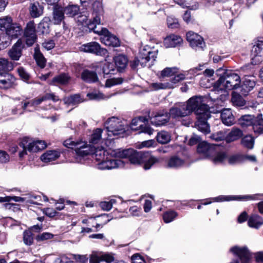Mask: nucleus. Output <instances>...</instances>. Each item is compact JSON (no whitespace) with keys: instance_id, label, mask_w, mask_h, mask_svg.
Returning a JSON list of instances; mask_svg holds the SVG:
<instances>
[{"instance_id":"nucleus-1","label":"nucleus","mask_w":263,"mask_h":263,"mask_svg":"<svg viewBox=\"0 0 263 263\" xmlns=\"http://www.w3.org/2000/svg\"><path fill=\"white\" fill-rule=\"evenodd\" d=\"M240 81L238 74L231 70L225 71L214 85L212 93L219 95V96L214 98V101L224 99L228 96L227 91L238 88Z\"/></svg>"},{"instance_id":"nucleus-2","label":"nucleus","mask_w":263,"mask_h":263,"mask_svg":"<svg viewBox=\"0 0 263 263\" xmlns=\"http://www.w3.org/2000/svg\"><path fill=\"white\" fill-rule=\"evenodd\" d=\"M205 97L194 96L185 102L175 103L170 109L169 115L173 119H179L190 115L193 112H195Z\"/></svg>"},{"instance_id":"nucleus-3","label":"nucleus","mask_w":263,"mask_h":263,"mask_svg":"<svg viewBox=\"0 0 263 263\" xmlns=\"http://www.w3.org/2000/svg\"><path fill=\"white\" fill-rule=\"evenodd\" d=\"M157 51H152L148 46H144L139 51V56L130 62V66L133 69H136L140 66L141 67L151 66L156 60Z\"/></svg>"},{"instance_id":"nucleus-4","label":"nucleus","mask_w":263,"mask_h":263,"mask_svg":"<svg viewBox=\"0 0 263 263\" xmlns=\"http://www.w3.org/2000/svg\"><path fill=\"white\" fill-rule=\"evenodd\" d=\"M208 98L205 97L202 102V104L196 109L195 114L197 116V121L195 125L198 129L206 134L210 133V125L207 120L211 117L210 108L206 104Z\"/></svg>"},{"instance_id":"nucleus-5","label":"nucleus","mask_w":263,"mask_h":263,"mask_svg":"<svg viewBox=\"0 0 263 263\" xmlns=\"http://www.w3.org/2000/svg\"><path fill=\"white\" fill-rule=\"evenodd\" d=\"M88 145L92 148V152L91 154H92V157L96 161L98 162L97 165L99 169L109 170L115 167V157L114 155L109 154L102 147L95 148V151L93 153V147Z\"/></svg>"},{"instance_id":"nucleus-6","label":"nucleus","mask_w":263,"mask_h":263,"mask_svg":"<svg viewBox=\"0 0 263 263\" xmlns=\"http://www.w3.org/2000/svg\"><path fill=\"white\" fill-rule=\"evenodd\" d=\"M128 158L132 164H140L143 163V168L145 170L150 169L157 161V159L152 156L149 152H137L133 149Z\"/></svg>"},{"instance_id":"nucleus-7","label":"nucleus","mask_w":263,"mask_h":263,"mask_svg":"<svg viewBox=\"0 0 263 263\" xmlns=\"http://www.w3.org/2000/svg\"><path fill=\"white\" fill-rule=\"evenodd\" d=\"M0 30L5 31L6 34L12 39L17 38L23 32L21 25L14 23L10 16L0 17Z\"/></svg>"},{"instance_id":"nucleus-8","label":"nucleus","mask_w":263,"mask_h":263,"mask_svg":"<svg viewBox=\"0 0 263 263\" xmlns=\"http://www.w3.org/2000/svg\"><path fill=\"white\" fill-rule=\"evenodd\" d=\"M59 98L55 96L53 93H46L45 95L39 98H34L29 102H22L21 106H18L12 109V113L14 115L23 114L24 110H25L28 105L34 107H37L43 102L48 100H52L53 101L59 100Z\"/></svg>"},{"instance_id":"nucleus-9","label":"nucleus","mask_w":263,"mask_h":263,"mask_svg":"<svg viewBox=\"0 0 263 263\" xmlns=\"http://www.w3.org/2000/svg\"><path fill=\"white\" fill-rule=\"evenodd\" d=\"M64 145L68 148H74L76 154L78 156L84 157L92 152V148L85 141L81 140L75 141L72 139H68L64 142Z\"/></svg>"},{"instance_id":"nucleus-10","label":"nucleus","mask_w":263,"mask_h":263,"mask_svg":"<svg viewBox=\"0 0 263 263\" xmlns=\"http://www.w3.org/2000/svg\"><path fill=\"white\" fill-rule=\"evenodd\" d=\"M263 196V194H256L252 195H220L214 198L209 199L208 202L203 203L204 205H207L211 203L212 201L223 202L230 201H248V200H256L261 199V197Z\"/></svg>"},{"instance_id":"nucleus-11","label":"nucleus","mask_w":263,"mask_h":263,"mask_svg":"<svg viewBox=\"0 0 263 263\" xmlns=\"http://www.w3.org/2000/svg\"><path fill=\"white\" fill-rule=\"evenodd\" d=\"M171 80V83H153L150 85V88L153 90H158L159 89H164L167 88H173L174 85L180 81L184 80L185 76L187 75L186 72L181 73H177Z\"/></svg>"},{"instance_id":"nucleus-12","label":"nucleus","mask_w":263,"mask_h":263,"mask_svg":"<svg viewBox=\"0 0 263 263\" xmlns=\"http://www.w3.org/2000/svg\"><path fill=\"white\" fill-rule=\"evenodd\" d=\"M20 146L22 147L27 146V150L29 152H36L45 148L47 144L44 141L33 140L28 137H24L20 143Z\"/></svg>"},{"instance_id":"nucleus-13","label":"nucleus","mask_w":263,"mask_h":263,"mask_svg":"<svg viewBox=\"0 0 263 263\" xmlns=\"http://www.w3.org/2000/svg\"><path fill=\"white\" fill-rule=\"evenodd\" d=\"M126 48L121 46L120 41L116 37V69L119 72H122L127 66L128 63L127 57L123 53H118L124 51Z\"/></svg>"},{"instance_id":"nucleus-14","label":"nucleus","mask_w":263,"mask_h":263,"mask_svg":"<svg viewBox=\"0 0 263 263\" xmlns=\"http://www.w3.org/2000/svg\"><path fill=\"white\" fill-rule=\"evenodd\" d=\"M80 48L82 51L93 53L97 55L104 56L107 53L106 49L102 48L100 45L96 42L83 44Z\"/></svg>"},{"instance_id":"nucleus-15","label":"nucleus","mask_w":263,"mask_h":263,"mask_svg":"<svg viewBox=\"0 0 263 263\" xmlns=\"http://www.w3.org/2000/svg\"><path fill=\"white\" fill-rule=\"evenodd\" d=\"M186 40L190 46L195 50H203L205 45L202 36L193 31H190L186 33Z\"/></svg>"},{"instance_id":"nucleus-16","label":"nucleus","mask_w":263,"mask_h":263,"mask_svg":"<svg viewBox=\"0 0 263 263\" xmlns=\"http://www.w3.org/2000/svg\"><path fill=\"white\" fill-rule=\"evenodd\" d=\"M94 32L100 35V41L105 46L112 48L113 50L115 47V36L111 34L107 29L102 28L101 30H96L94 28Z\"/></svg>"},{"instance_id":"nucleus-17","label":"nucleus","mask_w":263,"mask_h":263,"mask_svg":"<svg viewBox=\"0 0 263 263\" xmlns=\"http://www.w3.org/2000/svg\"><path fill=\"white\" fill-rule=\"evenodd\" d=\"M24 36L28 46L32 45L36 40V30L34 22L29 21L24 30Z\"/></svg>"},{"instance_id":"nucleus-18","label":"nucleus","mask_w":263,"mask_h":263,"mask_svg":"<svg viewBox=\"0 0 263 263\" xmlns=\"http://www.w3.org/2000/svg\"><path fill=\"white\" fill-rule=\"evenodd\" d=\"M256 78L253 76H246L241 84V92L243 95H247L256 85Z\"/></svg>"},{"instance_id":"nucleus-19","label":"nucleus","mask_w":263,"mask_h":263,"mask_svg":"<svg viewBox=\"0 0 263 263\" xmlns=\"http://www.w3.org/2000/svg\"><path fill=\"white\" fill-rule=\"evenodd\" d=\"M215 147V145H211L205 141H203L198 144L197 151L203 158L209 159L214 153Z\"/></svg>"},{"instance_id":"nucleus-20","label":"nucleus","mask_w":263,"mask_h":263,"mask_svg":"<svg viewBox=\"0 0 263 263\" xmlns=\"http://www.w3.org/2000/svg\"><path fill=\"white\" fill-rule=\"evenodd\" d=\"M116 138H122L129 134V127L127 121L116 118Z\"/></svg>"},{"instance_id":"nucleus-21","label":"nucleus","mask_w":263,"mask_h":263,"mask_svg":"<svg viewBox=\"0 0 263 263\" xmlns=\"http://www.w3.org/2000/svg\"><path fill=\"white\" fill-rule=\"evenodd\" d=\"M183 42L180 36L171 34L166 36L163 41V45L165 48H175L180 46Z\"/></svg>"},{"instance_id":"nucleus-22","label":"nucleus","mask_w":263,"mask_h":263,"mask_svg":"<svg viewBox=\"0 0 263 263\" xmlns=\"http://www.w3.org/2000/svg\"><path fill=\"white\" fill-rule=\"evenodd\" d=\"M170 115L166 112L165 113H158L154 117L150 118L151 123L156 126H162L168 122Z\"/></svg>"},{"instance_id":"nucleus-23","label":"nucleus","mask_w":263,"mask_h":263,"mask_svg":"<svg viewBox=\"0 0 263 263\" xmlns=\"http://www.w3.org/2000/svg\"><path fill=\"white\" fill-rule=\"evenodd\" d=\"M15 79L7 72L0 73V88L8 89L14 83Z\"/></svg>"},{"instance_id":"nucleus-24","label":"nucleus","mask_w":263,"mask_h":263,"mask_svg":"<svg viewBox=\"0 0 263 263\" xmlns=\"http://www.w3.org/2000/svg\"><path fill=\"white\" fill-rule=\"evenodd\" d=\"M217 147L214 150V153L211 155L210 159L215 164H221L227 158V154L223 151H219L216 149Z\"/></svg>"},{"instance_id":"nucleus-25","label":"nucleus","mask_w":263,"mask_h":263,"mask_svg":"<svg viewBox=\"0 0 263 263\" xmlns=\"http://www.w3.org/2000/svg\"><path fill=\"white\" fill-rule=\"evenodd\" d=\"M22 42L18 40L9 51L8 54L11 59L13 60H18L22 55Z\"/></svg>"},{"instance_id":"nucleus-26","label":"nucleus","mask_w":263,"mask_h":263,"mask_svg":"<svg viewBox=\"0 0 263 263\" xmlns=\"http://www.w3.org/2000/svg\"><path fill=\"white\" fill-rule=\"evenodd\" d=\"M221 119L222 123L227 126H231L234 123V117L230 109L226 108L222 110Z\"/></svg>"},{"instance_id":"nucleus-27","label":"nucleus","mask_w":263,"mask_h":263,"mask_svg":"<svg viewBox=\"0 0 263 263\" xmlns=\"http://www.w3.org/2000/svg\"><path fill=\"white\" fill-rule=\"evenodd\" d=\"M60 156V152L56 150L48 151L41 156V160L46 163L55 160Z\"/></svg>"},{"instance_id":"nucleus-28","label":"nucleus","mask_w":263,"mask_h":263,"mask_svg":"<svg viewBox=\"0 0 263 263\" xmlns=\"http://www.w3.org/2000/svg\"><path fill=\"white\" fill-rule=\"evenodd\" d=\"M64 8L56 6L53 11V21L55 24H60L64 18Z\"/></svg>"},{"instance_id":"nucleus-29","label":"nucleus","mask_w":263,"mask_h":263,"mask_svg":"<svg viewBox=\"0 0 263 263\" xmlns=\"http://www.w3.org/2000/svg\"><path fill=\"white\" fill-rule=\"evenodd\" d=\"M242 135V132L240 129L233 127L231 132L226 136V141L227 143L233 142L240 138Z\"/></svg>"},{"instance_id":"nucleus-30","label":"nucleus","mask_w":263,"mask_h":263,"mask_svg":"<svg viewBox=\"0 0 263 263\" xmlns=\"http://www.w3.org/2000/svg\"><path fill=\"white\" fill-rule=\"evenodd\" d=\"M115 118L114 117L109 119L105 122V126L106 129L107 134L108 135V140L111 141L114 139V137L115 135Z\"/></svg>"},{"instance_id":"nucleus-31","label":"nucleus","mask_w":263,"mask_h":263,"mask_svg":"<svg viewBox=\"0 0 263 263\" xmlns=\"http://www.w3.org/2000/svg\"><path fill=\"white\" fill-rule=\"evenodd\" d=\"M184 165V161L178 156H173L170 158L167 163V166L169 168H178Z\"/></svg>"},{"instance_id":"nucleus-32","label":"nucleus","mask_w":263,"mask_h":263,"mask_svg":"<svg viewBox=\"0 0 263 263\" xmlns=\"http://www.w3.org/2000/svg\"><path fill=\"white\" fill-rule=\"evenodd\" d=\"M43 7L39 3L31 4L30 7V13L32 17H40L43 14Z\"/></svg>"},{"instance_id":"nucleus-33","label":"nucleus","mask_w":263,"mask_h":263,"mask_svg":"<svg viewBox=\"0 0 263 263\" xmlns=\"http://www.w3.org/2000/svg\"><path fill=\"white\" fill-rule=\"evenodd\" d=\"M82 79L87 82H95L98 81L97 73L89 70H84L81 74Z\"/></svg>"},{"instance_id":"nucleus-34","label":"nucleus","mask_w":263,"mask_h":263,"mask_svg":"<svg viewBox=\"0 0 263 263\" xmlns=\"http://www.w3.org/2000/svg\"><path fill=\"white\" fill-rule=\"evenodd\" d=\"M248 223L250 227L258 229L263 224V218L257 215L254 214L250 217Z\"/></svg>"},{"instance_id":"nucleus-35","label":"nucleus","mask_w":263,"mask_h":263,"mask_svg":"<svg viewBox=\"0 0 263 263\" xmlns=\"http://www.w3.org/2000/svg\"><path fill=\"white\" fill-rule=\"evenodd\" d=\"M50 18L45 17L39 24L37 27V31L42 34H47L49 32Z\"/></svg>"},{"instance_id":"nucleus-36","label":"nucleus","mask_w":263,"mask_h":263,"mask_svg":"<svg viewBox=\"0 0 263 263\" xmlns=\"http://www.w3.org/2000/svg\"><path fill=\"white\" fill-rule=\"evenodd\" d=\"M255 121V119L254 118L253 116L250 115H247L242 116L239 119V124L242 127H247L249 126H251L252 127Z\"/></svg>"},{"instance_id":"nucleus-37","label":"nucleus","mask_w":263,"mask_h":263,"mask_svg":"<svg viewBox=\"0 0 263 263\" xmlns=\"http://www.w3.org/2000/svg\"><path fill=\"white\" fill-rule=\"evenodd\" d=\"M261 115H258L252 126V129L256 134H263V120L261 118Z\"/></svg>"},{"instance_id":"nucleus-38","label":"nucleus","mask_w":263,"mask_h":263,"mask_svg":"<svg viewBox=\"0 0 263 263\" xmlns=\"http://www.w3.org/2000/svg\"><path fill=\"white\" fill-rule=\"evenodd\" d=\"M70 80V77L67 73H61L55 77L53 80L52 83H58L62 85H66L68 83Z\"/></svg>"},{"instance_id":"nucleus-39","label":"nucleus","mask_w":263,"mask_h":263,"mask_svg":"<svg viewBox=\"0 0 263 263\" xmlns=\"http://www.w3.org/2000/svg\"><path fill=\"white\" fill-rule=\"evenodd\" d=\"M64 101L65 104L75 105L83 102L84 100L81 98L79 95L77 94L65 98Z\"/></svg>"},{"instance_id":"nucleus-40","label":"nucleus","mask_w":263,"mask_h":263,"mask_svg":"<svg viewBox=\"0 0 263 263\" xmlns=\"http://www.w3.org/2000/svg\"><path fill=\"white\" fill-rule=\"evenodd\" d=\"M157 141L161 144H166L171 141V135L169 133L165 131H161L157 134Z\"/></svg>"},{"instance_id":"nucleus-41","label":"nucleus","mask_w":263,"mask_h":263,"mask_svg":"<svg viewBox=\"0 0 263 263\" xmlns=\"http://www.w3.org/2000/svg\"><path fill=\"white\" fill-rule=\"evenodd\" d=\"M102 130L100 128L95 129L89 138V143L91 144L99 143L101 140Z\"/></svg>"},{"instance_id":"nucleus-42","label":"nucleus","mask_w":263,"mask_h":263,"mask_svg":"<svg viewBox=\"0 0 263 263\" xmlns=\"http://www.w3.org/2000/svg\"><path fill=\"white\" fill-rule=\"evenodd\" d=\"M65 14L68 16L73 17L79 11V7L76 5H69L64 8Z\"/></svg>"},{"instance_id":"nucleus-43","label":"nucleus","mask_w":263,"mask_h":263,"mask_svg":"<svg viewBox=\"0 0 263 263\" xmlns=\"http://www.w3.org/2000/svg\"><path fill=\"white\" fill-rule=\"evenodd\" d=\"M34 57L37 65L41 68H44L46 65V60L43 55L36 49H35Z\"/></svg>"},{"instance_id":"nucleus-44","label":"nucleus","mask_w":263,"mask_h":263,"mask_svg":"<svg viewBox=\"0 0 263 263\" xmlns=\"http://www.w3.org/2000/svg\"><path fill=\"white\" fill-rule=\"evenodd\" d=\"M178 72V69L176 67H166L161 72L162 78L171 77Z\"/></svg>"},{"instance_id":"nucleus-45","label":"nucleus","mask_w":263,"mask_h":263,"mask_svg":"<svg viewBox=\"0 0 263 263\" xmlns=\"http://www.w3.org/2000/svg\"><path fill=\"white\" fill-rule=\"evenodd\" d=\"M241 144L248 149H252L254 147V139L251 135L246 136L241 139Z\"/></svg>"},{"instance_id":"nucleus-46","label":"nucleus","mask_w":263,"mask_h":263,"mask_svg":"<svg viewBox=\"0 0 263 263\" xmlns=\"http://www.w3.org/2000/svg\"><path fill=\"white\" fill-rule=\"evenodd\" d=\"M231 101L233 105L236 106L241 107L245 104V100L238 93H233Z\"/></svg>"},{"instance_id":"nucleus-47","label":"nucleus","mask_w":263,"mask_h":263,"mask_svg":"<svg viewBox=\"0 0 263 263\" xmlns=\"http://www.w3.org/2000/svg\"><path fill=\"white\" fill-rule=\"evenodd\" d=\"M12 63L9 62L7 59L0 58V71H9L12 69Z\"/></svg>"},{"instance_id":"nucleus-48","label":"nucleus","mask_w":263,"mask_h":263,"mask_svg":"<svg viewBox=\"0 0 263 263\" xmlns=\"http://www.w3.org/2000/svg\"><path fill=\"white\" fill-rule=\"evenodd\" d=\"M116 199V203L118 204L119 210L120 212H124L128 207V203H130L133 200L123 201L120 197H118Z\"/></svg>"},{"instance_id":"nucleus-49","label":"nucleus","mask_w":263,"mask_h":263,"mask_svg":"<svg viewBox=\"0 0 263 263\" xmlns=\"http://www.w3.org/2000/svg\"><path fill=\"white\" fill-rule=\"evenodd\" d=\"M243 155L240 154H236L230 156L228 158L229 164L234 165L243 162Z\"/></svg>"},{"instance_id":"nucleus-50","label":"nucleus","mask_w":263,"mask_h":263,"mask_svg":"<svg viewBox=\"0 0 263 263\" xmlns=\"http://www.w3.org/2000/svg\"><path fill=\"white\" fill-rule=\"evenodd\" d=\"M133 152V149H121L119 148L116 149V158H128L131 152Z\"/></svg>"},{"instance_id":"nucleus-51","label":"nucleus","mask_w":263,"mask_h":263,"mask_svg":"<svg viewBox=\"0 0 263 263\" xmlns=\"http://www.w3.org/2000/svg\"><path fill=\"white\" fill-rule=\"evenodd\" d=\"M178 215L177 212L174 211L166 212L163 214V220L165 223H169L172 221Z\"/></svg>"},{"instance_id":"nucleus-52","label":"nucleus","mask_w":263,"mask_h":263,"mask_svg":"<svg viewBox=\"0 0 263 263\" xmlns=\"http://www.w3.org/2000/svg\"><path fill=\"white\" fill-rule=\"evenodd\" d=\"M90 263H100L102 261V252L93 251L89 257Z\"/></svg>"},{"instance_id":"nucleus-53","label":"nucleus","mask_w":263,"mask_h":263,"mask_svg":"<svg viewBox=\"0 0 263 263\" xmlns=\"http://www.w3.org/2000/svg\"><path fill=\"white\" fill-rule=\"evenodd\" d=\"M103 13H93V21L91 22L90 21L91 23V28L93 29L94 30V28L96 30V25H100L101 23V17Z\"/></svg>"},{"instance_id":"nucleus-54","label":"nucleus","mask_w":263,"mask_h":263,"mask_svg":"<svg viewBox=\"0 0 263 263\" xmlns=\"http://www.w3.org/2000/svg\"><path fill=\"white\" fill-rule=\"evenodd\" d=\"M167 24L168 27L172 29L178 28L180 26L178 19L172 16L167 17Z\"/></svg>"},{"instance_id":"nucleus-55","label":"nucleus","mask_w":263,"mask_h":263,"mask_svg":"<svg viewBox=\"0 0 263 263\" xmlns=\"http://www.w3.org/2000/svg\"><path fill=\"white\" fill-rule=\"evenodd\" d=\"M89 100H100L104 99L103 95L98 91H93L87 94Z\"/></svg>"},{"instance_id":"nucleus-56","label":"nucleus","mask_w":263,"mask_h":263,"mask_svg":"<svg viewBox=\"0 0 263 263\" xmlns=\"http://www.w3.org/2000/svg\"><path fill=\"white\" fill-rule=\"evenodd\" d=\"M77 22L81 24L87 26L91 28L90 20L88 21V17L86 15L81 14L77 17Z\"/></svg>"},{"instance_id":"nucleus-57","label":"nucleus","mask_w":263,"mask_h":263,"mask_svg":"<svg viewBox=\"0 0 263 263\" xmlns=\"http://www.w3.org/2000/svg\"><path fill=\"white\" fill-rule=\"evenodd\" d=\"M23 240L25 245L30 246L33 242V237L30 231H27L24 232Z\"/></svg>"},{"instance_id":"nucleus-58","label":"nucleus","mask_w":263,"mask_h":263,"mask_svg":"<svg viewBox=\"0 0 263 263\" xmlns=\"http://www.w3.org/2000/svg\"><path fill=\"white\" fill-rule=\"evenodd\" d=\"M156 144V142L154 140H148L143 141L141 143L137 144V147L140 149L143 147H153Z\"/></svg>"},{"instance_id":"nucleus-59","label":"nucleus","mask_w":263,"mask_h":263,"mask_svg":"<svg viewBox=\"0 0 263 263\" xmlns=\"http://www.w3.org/2000/svg\"><path fill=\"white\" fill-rule=\"evenodd\" d=\"M72 259L78 263H86L88 257L86 255L72 254Z\"/></svg>"},{"instance_id":"nucleus-60","label":"nucleus","mask_w":263,"mask_h":263,"mask_svg":"<svg viewBox=\"0 0 263 263\" xmlns=\"http://www.w3.org/2000/svg\"><path fill=\"white\" fill-rule=\"evenodd\" d=\"M210 138L215 141H220L226 139V136L223 132L220 131L215 134H212L210 136Z\"/></svg>"},{"instance_id":"nucleus-61","label":"nucleus","mask_w":263,"mask_h":263,"mask_svg":"<svg viewBox=\"0 0 263 263\" xmlns=\"http://www.w3.org/2000/svg\"><path fill=\"white\" fill-rule=\"evenodd\" d=\"M260 43H256L253 47L252 52L256 56L263 57V48L260 46Z\"/></svg>"},{"instance_id":"nucleus-62","label":"nucleus","mask_w":263,"mask_h":263,"mask_svg":"<svg viewBox=\"0 0 263 263\" xmlns=\"http://www.w3.org/2000/svg\"><path fill=\"white\" fill-rule=\"evenodd\" d=\"M53 237V235L50 233H43L42 234L38 235L36 237V239L38 241H44L48 239H50L52 238Z\"/></svg>"},{"instance_id":"nucleus-63","label":"nucleus","mask_w":263,"mask_h":263,"mask_svg":"<svg viewBox=\"0 0 263 263\" xmlns=\"http://www.w3.org/2000/svg\"><path fill=\"white\" fill-rule=\"evenodd\" d=\"M55 263H72V261L67 256L63 255L55 259Z\"/></svg>"},{"instance_id":"nucleus-64","label":"nucleus","mask_w":263,"mask_h":263,"mask_svg":"<svg viewBox=\"0 0 263 263\" xmlns=\"http://www.w3.org/2000/svg\"><path fill=\"white\" fill-rule=\"evenodd\" d=\"M132 263H146L143 258L139 254H134L132 257Z\"/></svg>"}]
</instances>
